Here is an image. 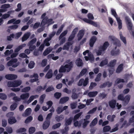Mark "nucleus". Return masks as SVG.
Here are the masks:
<instances>
[{
    "label": "nucleus",
    "instance_id": "obj_1",
    "mask_svg": "<svg viewBox=\"0 0 134 134\" xmlns=\"http://www.w3.org/2000/svg\"><path fill=\"white\" fill-rule=\"evenodd\" d=\"M73 64L72 61L64 65H62L59 70L60 73L69 72L73 68Z\"/></svg>",
    "mask_w": 134,
    "mask_h": 134
},
{
    "label": "nucleus",
    "instance_id": "obj_2",
    "mask_svg": "<svg viewBox=\"0 0 134 134\" xmlns=\"http://www.w3.org/2000/svg\"><path fill=\"white\" fill-rule=\"evenodd\" d=\"M87 17L89 19L86 18L83 19V20L86 23L92 25L94 26H97V24L91 20H93L94 17L93 15L91 13H89L87 15Z\"/></svg>",
    "mask_w": 134,
    "mask_h": 134
},
{
    "label": "nucleus",
    "instance_id": "obj_3",
    "mask_svg": "<svg viewBox=\"0 0 134 134\" xmlns=\"http://www.w3.org/2000/svg\"><path fill=\"white\" fill-rule=\"evenodd\" d=\"M53 20L52 19H48L47 16H46L44 19H42L41 25L42 26H44L45 25L47 24L49 25L54 23V21H53Z\"/></svg>",
    "mask_w": 134,
    "mask_h": 134
},
{
    "label": "nucleus",
    "instance_id": "obj_4",
    "mask_svg": "<svg viewBox=\"0 0 134 134\" xmlns=\"http://www.w3.org/2000/svg\"><path fill=\"white\" fill-rule=\"evenodd\" d=\"M125 20L128 30L129 31H132L133 25L130 19L129 16H126L125 18Z\"/></svg>",
    "mask_w": 134,
    "mask_h": 134
},
{
    "label": "nucleus",
    "instance_id": "obj_5",
    "mask_svg": "<svg viewBox=\"0 0 134 134\" xmlns=\"http://www.w3.org/2000/svg\"><path fill=\"white\" fill-rule=\"evenodd\" d=\"M111 40L114 41L113 43L114 45L119 47L121 46V44L119 40L114 37L111 36Z\"/></svg>",
    "mask_w": 134,
    "mask_h": 134
},
{
    "label": "nucleus",
    "instance_id": "obj_6",
    "mask_svg": "<svg viewBox=\"0 0 134 134\" xmlns=\"http://www.w3.org/2000/svg\"><path fill=\"white\" fill-rule=\"evenodd\" d=\"M74 41L71 42H66L63 46V49L68 50L71 46L74 43Z\"/></svg>",
    "mask_w": 134,
    "mask_h": 134
},
{
    "label": "nucleus",
    "instance_id": "obj_7",
    "mask_svg": "<svg viewBox=\"0 0 134 134\" xmlns=\"http://www.w3.org/2000/svg\"><path fill=\"white\" fill-rule=\"evenodd\" d=\"M97 40V38L96 36H93L91 37L89 41V44L90 47H92L93 46Z\"/></svg>",
    "mask_w": 134,
    "mask_h": 134
},
{
    "label": "nucleus",
    "instance_id": "obj_8",
    "mask_svg": "<svg viewBox=\"0 0 134 134\" xmlns=\"http://www.w3.org/2000/svg\"><path fill=\"white\" fill-rule=\"evenodd\" d=\"M5 77L6 79L8 80H13L17 78V76L16 75L14 74H7L5 76Z\"/></svg>",
    "mask_w": 134,
    "mask_h": 134
},
{
    "label": "nucleus",
    "instance_id": "obj_9",
    "mask_svg": "<svg viewBox=\"0 0 134 134\" xmlns=\"http://www.w3.org/2000/svg\"><path fill=\"white\" fill-rule=\"evenodd\" d=\"M116 104V100L114 99H112L109 102V106L112 109H114L115 108Z\"/></svg>",
    "mask_w": 134,
    "mask_h": 134
},
{
    "label": "nucleus",
    "instance_id": "obj_10",
    "mask_svg": "<svg viewBox=\"0 0 134 134\" xmlns=\"http://www.w3.org/2000/svg\"><path fill=\"white\" fill-rule=\"evenodd\" d=\"M50 120H46L45 121L42 125L43 129L44 130H46L48 128L50 125Z\"/></svg>",
    "mask_w": 134,
    "mask_h": 134
},
{
    "label": "nucleus",
    "instance_id": "obj_11",
    "mask_svg": "<svg viewBox=\"0 0 134 134\" xmlns=\"http://www.w3.org/2000/svg\"><path fill=\"white\" fill-rule=\"evenodd\" d=\"M84 34V31L82 29L80 30L77 35L78 37V40L79 41L82 38Z\"/></svg>",
    "mask_w": 134,
    "mask_h": 134
},
{
    "label": "nucleus",
    "instance_id": "obj_12",
    "mask_svg": "<svg viewBox=\"0 0 134 134\" xmlns=\"http://www.w3.org/2000/svg\"><path fill=\"white\" fill-rule=\"evenodd\" d=\"M109 44L108 41H106L104 43L102 46L100 47V49H102L103 51L106 50L107 47L109 46Z\"/></svg>",
    "mask_w": 134,
    "mask_h": 134
},
{
    "label": "nucleus",
    "instance_id": "obj_13",
    "mask_svg": "<svg viewBox=\"0 0 134 134\" xmlns=\"http://www.w3.org/2000/svg\"><path fill=\"white\" fill-rule=\"evenodd\" d=\"M53 75L52 70V69H49L46 74L45 77L48 79L52 78Z\"/></svg>",
    "mask_w": 134,
    "mask_h": 134
},
{
    "label": "nucleus",
    "instance_id": "obj_14",
    "mask_svg": "<svg viewBox=\"0 0 134 134\" xmlns=\"http://www.w3.org/2000/svg\"><path fill=\"white\" fill-rule=\"evenodd\" d=\"M32 111V110L30 108H27L25 111L24 114H23V116L26 117L30 115Z\"/></svg>",
    "mask_w": 134,
    "mask_h": 134
},
{
    "label": "nucleus",
    "instance_id": "obj_15",
    "mask_svg": "<svg viewBox=\"0 0 134 134\" xmlns=\"http://www.w3.org/2000/svg\"><path fill=\"white\" fill-rule=\"evenodd\" d=\"M69 99L68 97H64L61 98L60 100L59 103L63 104L68 101Z\"/></svg>",
    "mask_w": 134,
    "mask_h": 134
},
{
    "label": "nucleus",
    "instance_id": "obj_16",
    "mask_svg": "<svg viewBox=\"0 0 134 134\" xmlns=\"http://www.w3.org/2000/svg\"><path fill=\"white\" fill-rule=\"evenodd\" d=\"M119 36L120 40L122 41L124 44L126 45L127 44V41L126 38L122 35L121 32L119 33Z\"/></svg>",
    "mask_w": 134,
    "mask_h": 134
},
{
    "label": "nucleus",
    "instance_id": "obj_17",
    "mask_svg": "<svg viewBox=\"0 0 134 134\" xmlns=\"http://www.w3.org/2000/svg\"><path fill=\"white\" fill-rule=\"evenodd\" d=\"M124 64H121L118 65L116 70V72L119 73L123 69Z\"/></svg>",
    "mask_w": 134,
    "mask_h": 134
},
{
    "label": "nucleus",
    "instance_id": "obj_18",
    "mask_svg": "<svg viewBox=\"0 0 134 134\" xmlns=\"http://www.w3.org/2000/svg\"><path fill=\"white\" fill-rule=\"evenodd\" d=\"M30 33L27 32L25 34L22 38V41L23 42L27 40L30 36Z\"/></svg>",
    "mask_w": 134,
    "mask_h": 134
},
{
    "label": "nucleus",
    "instance_id": "obj_19",
    "mask_svg": "<svg viewBox=\"0 0 134 134\" xmlns=\"http://www.w3.org/2000/svg\"><path fill=\"white\" fill-rule=\"evenodd\" d=\"M116 62V59L111 60L109 63V64L107 65V66L111 68L114 67L115 66Z\"/></svg>",
    "mask_w": 134,
    "mask_h": 134
},
{
    "label": "nucleus",
    "instance_id": "obj_20",
    "mask_svg": "<svg viewBox=\"0 0 134 134\" xmlns=\"http://www.w3.org/2000/svg\"><path fill=\"white\" fill-rule=\"evenodd\" d=\"M76 65L78 66H81L83 65V63L82 59L80 58L77 59L75 61Z\"/></svg>",
    "mask_w": 134,
    "mask_h": 134
},
{
    "label": "nucleus",
    "instance_id": "obj_21",
    "mask_svg": "<svg viewBox=\"0 0 134 134\" xmlns=\"http://www.w3.org/2000/svg\"><path fill=\"white\" fill-rule=\"evenodd\" d=\"M73 120L72 117H70L68 119L65 120V125L66 126H67L71 124Z\"/></svg>",
    "mask_w": 134,
    "mask_h": 134
},
{
    "label": "nucleus",
    "instance_id": "obj_22",
    "mask_svg": "<svg viewBox=\"0 0 134 134\" xmlns=\"http://www.w3.org/2000/svg\"><path fill=\"white\" fill-rule=\"evenodd\" d=\"M26 45V44L24 43L19 46L15 49V53L18 52L20 49H22L24 47H25Z\"/></svg>",
    "mask_w": 134,
    "mask_h": 134
},
{
    "label": "nucleus",
    "instance_id": "obj_23",
    "mask_svg": "<svg viewBox=\"0 0 134 134\" xmlns=\"http://www.w3.org/2000/svg\"><path fill=\"white\" fill-rule=\"evenodd\" d=\"M98 93V92L97 91L91 92L88 93V95L90 97H95Z\"/></svg>",
    "mask_w": 134,
    "mask_h": 134
},
{
    "label": "nucleus",
    "instance_id": "obj_24",
    "mask_svg": "<svg viewBox=\"0 0 134 134\" xmlns=\"http://www.w3.org/2000/svg\"><path fill=\"white\" fill-rule=\"evenodd\" d=\"M17 61L18 60L16 58L12 59L7 63V65L9 66H10L12 65L14 63H16Z\"/></svg>",
    "mask_w": 134,
    "mask_h": 134
},
{
    "label": "nucleus",
    "instance_id": "obj_25",
    "mask_svg": "<svg viewBox=\"0 0 134 134\" xmlns=\"http://www.w3.org/2000/svg\"><path fill=\"white\" fill-rule=\"evenodd\" d=\"M29 96V93H23L20 96L21 99L24 100L28 98Z\"/></svg>",
    "mask_w": 134,
    "mask_h": 134
},
{
    "label": "nucleus",
    "instance_id": "obj_26",
    "mask_svg": "<svg viewBox=\"0 0 134 134\" xmlns=\"http://www.w3.org/2000/svg\"><path fill=\"white\" fill-rule=\"evenodd\" d=\"M108 63V60L107 59L105 58L104 60H102L99 64V66L103 67L105 65L107 64Z\"/></svg>",
    "mask_w": 134,
    "mask_h": 134
},
{
    "label": "nucleus",
    "instance_id": "obj_27",
    "mask_svg": "<svg viewBox=\"0 0 134 134\" xmlns=\"http://www.w3.org/2000/svg\"><path fill=\"white\" fill-rule=\"evenodd\" d=\"M8 123L10 124H13L16 122V120L15 117L8 119Z\"/></svg>",
    "mask_w": 134,
    "mask_h": 134
},
{
    "label": "nucleus",
    "instance_id": "obj_28",
    "mask_svg": "<svg viewBox=\"0 0 134 134\" xmlns=\"http://www.w3.org/2000/svg\"><path fill=\"white\" fill-rule=\"evenodd\" d=\"M116 20L118 25L119 29L120 30L122 29V21L120 18H117Z\"/></svg>",
    "mask_w": 134,
    "mask_h": 134
},
{
    "label": "nucleus",
    "instance_id": "obj_29",
    "mask_svg": "<svg viewBox=\"0 0 134 134\" xmlns=\"http://www.w3.org/2000/svg\"><path fill=\"white\" fill-rule=\"evenodd\" d=\"M120 53V50L119 49L116 51L112 50L111 52V54L112 55L115 56L119 54Z\"/></svg>",
    "mask_w": 134,
    "mask_h": 134
},
{
    "label": "nucleus",
    "instance_id": "obj_30",
    "mask_svg": "<svg viewBox=\"0 0 134 134\" xmlns=\"http://www.w3.org/2000/svg\"><path fill=\"white\" fill-rule=\"evenodd\" d=\"M115 117V115H113L112 116L109 115L107 116V119L109 121L113 122L114 120V119Z\"/></svg>",
    "mask_w": 134,
    "mask_h": 134
},
{
    "label": "nucleus",
    "instance_id": "obj_31",
    "mask_svg": "<svg viewBox=\"0 0 134 134\" xmlns=\"http://www.w3.org/2000/svg\"><path fill=\"white\" fill-rule=\"evenodd\" d=\"M82 114V112H81L75 115L74 116V118H73V120L74 121H75L76 120H77L80 117Z\"/></svg>",
    "mask_w": 134,
    "mask_h": 134
},
{
    "label": "nucleus",
    "instance_id": "obj_32",
    "mask_svg": "<svg viewBox=\"0 0 134 134\" xmlns=\"http://www.w3.org/2000/svg\"><path fill=\"white\" fill-rule=\"evenodd\" d=\"M68 30H65L62 32L60 35L59 38V40H60L62 37L65 36L67 34Z\"/></svg>",
    "mask_w": 134,
    "mask_h": 134
},
{
    "label": "nucleus",
    "instance_id": "obj_33",
    "mask_svg": "<svg viewBox=\"0 0 134 134\" xmlns=\"http://www.w3.org/2000/svg\"><path fill=\"white\" fill-rule=\"evenodd\" d=\"M130 99V97L129 96H126L125 97L123 101L124 102V103L126 104H127L129 103Z\"/></svg>",
    "mask_w": 134,
    "mask_h": 134
},
{
    "label": "nucleus",
    "instance_id": "obj_34",
    "mask_svg": "<svg viewBox=\"0 0 134 134\" xmlns=\"http://www.w3.org/2000/svg\"><path fill=\"white\" fill-rule=\"evenodd\" d=\"M26 130L24 128H21L17 130L16 132L17 133H21L26 131Z\"/></svg>",
    "mask_w": 134,
    "mask_h": 134
},
{
    "label": "nucleus",
    "instance_id": "obj_35",
    "mask_svg": "<svg viewBox=\"0 0 134 134\" xmlns=\"http://www.w3.org/2000/svg\"><path fill=\"white\" fill-rule=\"evenodd\" d=\"M37 41V39L35 38L30 41L28 43L27 45H32L35 43Z\"/></svg>",
    "mask_w": 134,
    "mask_h": 134
},
{
    "label": "nucleus",
    "instance_id": "obj_36",
    "mask_svg": "<svg viewBox=\"0 0 134 134\" xmlns=\"http://www.w3.org/2000/svg\"><path fill=\"white\" fill-rule=\"evenodd\" d=\"M98 120L97 119V118H95L90 123V126H94L96 125L97 122Z\"/></svg>",
    "mask_w": 134,
    "mask_h": 134
},
{
    "label": "nucleus",
    "instance_id": "obj_37",
    "mask_svg": "<svg viewBox=\"0 0 134 134\" xmlns=\"http://www.w3.org/2000/svg\"><path fill=\"white\" fill-rule=\"evenodd\" d=\"M54 88L52 85L49 86L46 90V92H49L54 90Z\"/></svg>",
    "mask_w": 134,
    "mask_h": 134
},
{
    "label": "nucleus",
    "instance_id": "obj_38",
    "mask_svg": "<svg viewBox=\"0 0 134 134\" xmlns=\"http://www.w3.org/2000/svg\"><path fill=\"white\" fill-rule=\"evenodd\" d=\"M35 131V127H31L29 128V133L30 134H32Z\"/></svg>",
    "mask_w": 134,
    "mask_h": 134
},
{
    "label": "nucleus",
    "instance_id": "obj_39",
    "mask_svg": "<svg viewBox=\"0 0 134 134\" xmlns=\"http://www.w3.org/2000/svg\"><path fill=\"white\" fill-rule=\"evenodd\" d=\"M64 118V116L62 115H61L59 116L57 115L55 117V119L56 120L58 121H60L62 120Z\"/></svg>",
    "mask_w": 134,
    "mask_h": 134
},
{
    "label": "nucleus",
    "instance_id": "obj_40",
    "mask_svg": "<svg viewBox=\"0 0 134 134\" xmlns=\"http://www.w3.org/2000/svg\"><path fill=\"white\" fill-rule=\"evenodd\" d=\"M13 52V50L12 49H11L10 51L7 50L4 53V54L5 56H8L10 55V54L12 53Z\"/></svg>",
    "mask_w": 134,
    "mask_h": 134
},
{
    "label": "nucleus",
    "instance_id": "obj_41",
    "mask_svg": "<svg viewBox=\"0 0 134 134\" xmlns=\"http://www.w3.org/2000/svg\"><path fill=\"white\" fill-rule=\"evenodd\" d=\"M111 14L113 15L117 19V18H118V15L116 13L115 10L113 9H112L111 10Z\"/></svg>",
    "mask_w": 134,
    "mask_h": 134
},
{
    "label": "nucleus",
    "instance_id": "obj_42",
    "mask_svg": "<svg viewBox=\"0 0 134 134\" xmlns=\"http://www.w3.org/2000/svg\"><path fill=\"white\" fill-rule=\"evenodd\" d=\"M52 51V50L50 49L47 48L46 49L43 53V55L44 56H46L47 54H49L50 52Z\"/></svg>",
    "mask_w": 134,
    "mask_h": 134
},
{
    "label": "nucleus",
    "instance_id": "obj_43",
    "mask_svg": "<svg viewBox=\"0 0 134 134\" xmlns=\"http://www.w3.org/2000/svg\"><path fill=\"white\" fill-rule=\"evenodd\" d=\"M31 89V87L30 86L26 87L22 89L21 91L23 92H28Z\"/></svg>",
    "mask_w": 134,
    "mask_h": 134
},
{
    "label": "nucleus",
    "instance_id": "obj_44",
    "mask_svg": "<svg viewBox=\"0 0 134 134\" xmlns=\"http://www.w3.org/2000/svg\"><path fill=\"white\" fill-rule=\"evenodd\" d=\"M18 104L16 103H14L12 104L10 106V109L11 110H15L17 107Z\"/></svg>",
    "mask_w": 134,
    "mask_h": 134
},
{
    "label": "nucleus",
    "instance_id": "obj_45",
    "mask_svg": "<svg viewBox=\"0 0 134 134\" xmlns=\"http://www.w3.org/2000/svg\"><path fill=\"white\" fill-rule=\"evenodd\" d=\"M7 98V96L4 93H0V98L2 99L5 100Z\"/></svg>",
    "mask_w": 134,
    "mask_h": 134
},
{
    "label": "nucleus",
    "instance_id": "obj_46",
    "mask_svg": "<svg viewBox=\"0 0 134 134\" xmlns=\"http://www.w3.org/2000/svg\"><path fill=\"white\" fill-rule=\"evenodd\" d=\"M87 71V69L86 68L83 69L79 74V77L80 76H82L84 75L86 73Z\"/></svg>",
    "mask_w": 134,
    "mask_h": 134
},
{
    "label": "nucleus",
    "instance_id": "obj_47",
    "mask_svg": "<svg viewBox=\"0 0 134 134\" xmlns=\"http://www.w3.org/2000/svg\"><path fill=\"white\" fill-rule=\"evenodd\" d=\"M51 40L48 38H46L44 41V44H45V46H48L50 45V44L49 42Z\"/></svg>",
    "mask_w": 134,
    "mask_h": 134
},
{
    "label": "nucleus",
    "instance_id": "obj_48",
    "mask_svg": "<svg viewBox=\"0 0 134 134\" xmlns=\"http://www.w3.org/2000/svg\"><path fill=\"white\" fill-rule=\"evenodd\" d=\"M32 119V117L31 116H30L26 119L25 121V122L26 124L28 123L31 121Z\"/></svg>",
    "mask_w": 134,
    "mask_h": 134
},
{
    "label": "nucleus",
    "instance_id": "obj_49",
    "mask_svg": "<svg viewBox=\"0 0 134 134\" xmlns=\"http://www.w3.org/2000/svg\"><path fill=\"white\" fill-rule=\"evenodd\" d=\"M43 87L41 86H38L35 90V91L36 92L38 93H41L42 90H43Z\"/></svg>",
    "mask_w": 134,
    "mask_h": 134
},
{
    "label": "nucleus",
    "instance_id": "obj_50",
    "mask_svg": "<svg viewBox=\"0 0 134 134\" xmlns=\"http://www.w3.org/2000/svg\"><path fill=\"white\" fill-rule=\"evenodd\" d=\"M21 84V81H14V84L15 87H17L19 86Z\"/></svg>",
    "mask_w": 134,
    "mask_h": 134
},
{
    "label": "nucleus",
    "instance_id": "obj_51",
    "mask_svg": "<svg viewBox=\"0 0 134 134\" xmlns=\"http://www.w3.org/2000/svg\"><path fill=\"white\" fill-rule=\"evenodd\" d=\"M7 85L9 87H15L14 81H8V82Z\"/></svg>",
    "mask_w": 134,
    "mask_h": 134
},
{
    "label": "nucleus",
    "instance_id": "obj_52",
    "mask_svg": "<svg viewBox=\"0 0 134 134\" xmlns=\"http://www.w3.org/2000/svg\"><path fill=\"white\" fill-rule=\"evenodd\" d=\"M111 128L109 126H106L103 128V131L104 132L109 131L110 129Z\"/></svg>",
    "mask_w": 134,
    "mask_h": 134
},
{
    "label": "nucleus",
    "instance_id": "obj_53",
    "mask_svg": "<svg viewBox=\"0 0 134 134\" xmlns=\"http://www.w3.org/2000/svg\"><path fill=\"white\" fill-rule=\"evenodd\" d=\"M46 97L45 94H43L41 96L40 98V102L41 103H42L44 101V100Z\"/></svg>",
    "mask_w": 134,
    "mask_h": 134
},
{
    "label": "nucleus",
    "instance_id": "obj_54",
    "mask_svg": "<svg viewBox=\"0 0 134 134\" xmlns=\"http://www.w3.org/2000/svg\"><path fill=\"white\" fill-rule=\"evenodd\" d=\"M14 113L12 112H10L8 113L6 115L8 119H10L14 117L13 116Z\"/></svg>",
    "mask_w": 134,
    "mask_h": 134
},
{
    "label": "nucleus",
    "instance_id": "obj_55",
    "mask_svg": "<svg viewBox=\"0 0 134 134\" xmlns=\"http://www.w3.org/2000/svg\"><path fill=\"white\" fill-rule=\"evenodd\" d=\"M63 110L62 107H59L57 108L56 109V111L57 114H59L63 111Z\"/></svg>",
    "mask_w": 134,
    "mask_h": 134
},
{
    "label": "nucleus",
    "instance_id": "obj_56",
    "mask_svg": "<svg viewBox=\"0 0 134 134\" xmlns=\"http://www.w3.org/2000/svg\"><path fill=\"white\" fill-rule=\"evenodd\" d=\"M62 94L60 93L57 92L54 94V97L57 99L61 97Z\"/></svg>",
    "mask_w": 134,
    "mask_h": 134
},
{
    "label": "nucleus",
    "instance_id": "obj_57",
    "mask_svg": "<svg viewBox=\"0 0 134 134\" xmlns=\"http://www.w3.org/2000/svg\"><path fill=\"white\" fill-rule=\"evenodd\" d=\"M35 65V63L34 61H31L28 64V67L30 69L33 68Z\"/></svg>",
    "mask_w": 134,
    "mask_h": 134
},
{
    "label": "nucleus",
    "instance_id": "obj_58",
    "mask_svg": "<svg viewBox=\"0 0 134 134\" xmlns=\"http://www.w3.org/2000/svg\"><path fill=\"white\" fill-rule=\"evenodd\" d=\"M84 122L83 123L82 127L83 128H85L87 126V125L90 122V121H88L86 120L85 119H84Z\"/></svg>",
    "mask_w": 134,
    "mask_h": 134
},
{
    "label": "nucleus",
    "instance_id": "obj_59",
    "mask_svg": "<svg viewBox=\"0 0 134 134\" xmlns=\"http://www.w3.org/2000/svg\"><path fill=\"white\" fill-rule=\"evenodd\" d=\"M63 26L62 25L59 28V29H58V31L56 33V35H59L61 32H62V31L63 30Z\"/></svg>",
    "mask_w": 134,
    "mask_h": 134
},
{
    "label": "nucleus",
    "instance_id": "obj_60",
    "mask_svg": "<svg viewBox=\"0 0 134 134\" xmlns=\"http://www.w3.org/2000/svg\"><path fill=\"white\" fill-rule=\"evenodd\" d=\"M47 63V60L46 59H44L42 60L41 63V66L42 67H44L46 65Z\"/></svg>",
    "mask_w": 134,
    "mask_h": 134
},
{
    "label": "nucleus",
    "instance_id": "obj_61",
    "mask_svg": "<svg viewBox=\"0 0 134 134\" xmlns=\"http://www.w3.org/2000/svg\"><path fill=\"white\" fill-rule=\"evenodd\" d=\"M124 97L122 94H119L118 97V100L123 101L124 100Z\"/></svg>",
    "mask_w": 134,
    "mask_h": 134
},
{
    "label": "nucleus",
    "instance_id": "obj_62",
    "mask_svg": "<svg viewBox=\"0 0 134 134\" xmlns=\"http://www.w3.org/2000/svg\"><path fill=\"white\" fill-rule=\"evenodd\" d=\"M61 125V124L60 123H58L55 125H54L52 126V129H55L60 127Z\"/></svg>",
    "mask_w": 134,
    "mask_h": 134
},
{
    "label": "nucleus",
    "instance_id": "obj_63",
    "mask_svg": "<svg viewBox=\"0 0 134 134\" xmlns=\"http://www.w3.org/2000/svg\"><path fill=\"white\" fill-rule=\"evenodd\" d=\"M75 36L71 34L68 38V41L70 42L72 41V40L74 39Z\"/></svg>",
    "mask_w": 134,
    "mask_h": 134
},
{
    "label": "nucleus",
    "instance_id": "obj_64",
    "mask_svg": "<svg viewBox=\"0 0 134 134\" xmlns=\"http://www.w3.org/2000/svg\"><path fill=\"white\" fill-rule=\"evenodd\" d=\"M97 108L95 107L93 108L92 109L90 110L88 113V114H92L94 113L97 110Z\"/></svg>",
    "mask_w": 134,
    "mask_h": 134
}]
</instances>
